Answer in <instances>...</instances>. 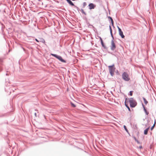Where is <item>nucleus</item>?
Wrapping results in <instances>:
<instances>
[{
	"mask_svg": "<svg viewBox=\"0 0 156 156\" xmlns=\"http://www.w3.org/2000/svg\"><path fill=\"white\" fill-rule=\"evenodd\" d=\"M127 102H129L130 103V106L131 107L134 108L137 105V103L136 100L133 98H131L129 99H127Z\"/></svg>",
	"mask_w": 156,
	"mask_h": 156,
	"instance_id": "1",
	"label": "nucleus"
},
{
	"mask_svg": "<svg viewBox=\"0 0 156 156\" xmlns=\"http://www.w3.org/2000/svg\"><path fill=\"white\" fill-rule=\"evenodd\" d=\"M109 73L112 76H113L114 75V73L115 69L114 64L112 65L108 66Z\"/></svg>",
	"mask_w": 156,
	"mask_h": 156,
	"instance_id": "2",
	"label": "nucleus"
},
{
	"mask_svg": "<svg viewBox=\"0 0 156 156\" xmlns=\"http://www.w3.org/2000/svg\"><path fill=\"white\" fill-rule=\"evenodd\" d=\"M51 55L52 56H54L56 58L58 59L59 61H60L62 62L63 63H66V61L62 59V57L59 55H58L56 54H51Z\"/></svg>",
	"mask_w": 156,
	"mask_h": 156,
	"instance_id": "3",
	"label": "nucleus"
},
{
	"mask_svg": "<svg viewBox=\"0 0 156 156\" xmlns=\"http://www.w3.org/2000/svg\"><path fill=\"white\" fill-rule=\"evenodd\" d=\"M122 78L125 81H128L129 80L130 78L129 77L128 74L126 72H124L122 74Z\"/></svg>",
	"mask_w": 156,
	"mask_h": 156,
	"instance_id": "4",
	"label": "nucleus"
},
{
	"mask_svg": "<svg viewBox=\"0 0 156 156\" xmlns=\"http://www.w3.org/2000/svg\"><path fill=\"white\" fill-rule=\"evenodd\" d=\"M116 48V46L114 42V40L111 41V49L112 51H114Z\"/></svg>",
	"mask_w": 156,
	"mask_h": 156,
	"instance_id": "5",
	"label": "nucleus"
},
{
	"mask_svg": "<svg viewBox=\"0 0 156 156\" xmlns=\"http://www.w3.org/2000/svg\"><path fill=\"white\" fill-rule=\"evenodd\" d=\"M117 28L118 29L119 35L121 36V38H124L125 37V36L123 34V32L118 26H117Z\"/></svg>",
	"mask_w": 156,
	"mask_h": 156,
	"instance_id": "6",
	"label": "nucleus"
},
{
	"mask_svg": "<svg viewBox=\"0 0 156 156\" xmlns=\"http://www.w3.org/2000/svg\"><path fill=\"white\" fill-rule=\"evenodd\" d=\"M89 9L90 10L94 9L96 7V5L92 3H90L88 5Z\"/></svg>",
	"mask_w": 156,
	"mask_h": 156,
	"instance_id": "7",
	"label": "nucleus"
},
{
	"mask_svg": "<svg viewBox=\"0 0 156 156\" xmlns=\"http://www.w3.org/2000/svg\"><path fill=\"white\" fill-rule=\"evenodd\" d=\"M142 107L143 108L144 111V112L145 113L146 115H148L149 113L148 112L147 110L146 109L145 107V105H144V104L143 103H142Z\"/></svg>",
	"mask_w": 156,
	"mask_h": 156,
	"instance_id": "8",
	"label": "nucleus"
},
{
	"mask_svg": "<svg viewBox=\"0 0 156 156\" xmlns=\"http://www.w3.org/2000/svg\"><path fill=\"white\" fill-rule=\"evenodd\" d=\"M127 98H126L125 99V105L126 106V107L128 108L129 111V112H130L131 111L130 109V108L129 107V106L128 105V104H126V102H127Z\"/></svg>",
	"mask_w": 156,
	"mask_h": 156,
	"instance_id": "9",
	"label": "nucleus"
},
{
	"mask_svg": "<svg viewBox=\"0 0 156 156\" xmlns=\"http://www.w3.org/2000/svg\"><path fill=\"white\" fill-rule=\"evenodd\" d=\"M68 3L71 6H75L74 4L70 0H66Z\"/></svg>",
	"mask_w": 156,
	"mask_h": 156,
	"instance_id": "10",
	"label": "nucleus"
},
{
	"mask_svg": "<svg viewBox=\"0 0 156 156\" xmlns=\"http://www.w3.org/2000/svg\"><path fill=\"white\" fill-rule=\"evenodd\" d=\"M39 42H42L43 43H45V40L43 38H41V37L39 38Z\"/></svg>",
	"mask_w": 156,
	"mask_h": 156,
	"instance_id": "11",
	"label": "nucleus"
},
{
	"mask_svg": "<svg viewBox=\"0 0 156 156\" xmlns=\"http://www.w3.org/2000/svg\"><path fill=\"white\" fill-rule=\"evenodd\" d=\"M150 128V126L146 128L144 131V135H147V134L148 131Z\"/></svg>",
	"mask_w": 156,
	"mask_h": 156,
	"instance_id": "12",
	"label": "nucleus"
},
{
	"mask_svg": "<svg viewBox=\"0 0 156 156\" xmlns=\"http://www.w3.org/2000/svg\"><path fill=\"white\" fill-rule=\"evenodd\" d=\"M101 44L102 46L104 48V49H107V47L104 44L103 41H101Z\"/></svg>",
	"mask_w": 156,
	"mask_h": 156,
	"instance_id": "13",
	"label": "nucleus"
},
{
	"mask_svg": "<svg viewBox=\"0 0 156 156\" xmlns=\"http://www.w3.org/2000/svg\"><path fill=\"white\" fill-rule=\"evenodd\" d=\"M143 99L144 103H145V105H147L148 103V101L146 100L145 98H144V97H143Z\"/></svg>",
	"mask_w": 156,
	"mask_h": 156,
	"instance_id": "14",
	"label": "nucleus"
},
{
	"mask_svg": "<svg viewBox=\"0 0 156 156\" xmlns=\"http://www.w3.org/2000/svg\"><path fill=\"white\" fill-rule=\"evenodd\" d=\"M123 127H124V129H125V130H126V131L128 133V134H129V131H128V129H127V128H126V126L125 125H124L123 126Z\"/></svg>",
	"mask_w": 156,
	"mask_h": 156,
	"instance_id": "15",
	"label": "nucleus"
},
{
	"mask_svg": "<svg viewBox=\"0 0 156 156\" xmlns=\"http://www.w3.org/2000/svg\"><path fill=\"white\" fill-rule=\"evenodd\" d=\"M80 11L81 12L84 14V15H87L86 13L83 10V9H81L80 10Z\"/></svg>",
	"mask_w": 156,
	"mask_h": 156,
	"instance_id": "16",
	"label": "nucleus"
},
{
	"mask_svg": "<svg viewBox=\"0 0 156 156\" xmlns=\"http://www.w3.org/2000/svg\"><path fill=\"white\" fill-rule=\"evenodd\" d=\"M87 5V3L86 2H83V7L84 8Z\"/></svg>",
	"mask_w": 156,
	"mask_h": 156,
	"instance_id": "17",
	"label": "nucleus"
},
{
	"mask_svg": "<svg viewBox=\"0 0 156 156\" xmlns=\"http://www.w3.org/2000/svg\"><path fill=\"white\" fill-rule=\"evenodd\" d=\"M71 106L73 107H75L76 106V105L72 102H71Z\"/></svg>",
	"mask_w": 156,
	"mask_h": 156,
	"instance_id": "18",
	"label": "nucleus"
},
{
	"mask_svg": "<svg viewBox=\"0 0 156 156\" xmlns=\"http://www.w3.org/2000/svg\"><path fill=\"white\" fill-rule=\"evenodd\" d=\"M76 8V9H77V10L79 11L80 10V9L78 8V7L77 6H76L75 5V6H73Z\"/></svg>",
	"mask_w": 156,
	"mask_h": 156,
	"instance_id": "19",
	"label": "nucleus"
},
{
	"mask_svg": "<svg viewBox=\"0 0 156 156\" xmlns=\"http://www.w3.org/2000/svg\"><path fill=\"white\" fill-rule=\"evenodd\" d=\"M110 34H111V37L112 38V40H114V38L113 36V34H112V32H110Z\"/></svg>",
	"mask_w": 156,
	"mask_h": 156,
	"instance_id": "20",
	"label": "nucleus"
},
{
	"mask_svg": "<svg viewBox=\"0 0 156 156\" xmlns=\"http://www.w3.org/2000/svg\"><path fill=\"white\" fill-rule=\"evenodd\" d=\"M133 92V91H129V95H130L131 96H132Z\"/></svg>",
	"mask_w": 156,
	"mask_h": 156,
	"instance_id": "21",
	"label": "nucleus"
},
{
	"mask_svg": "<svg viewBox=\"0 0 156 156\" xmlns=\"http://www.w3.org/2000/svg\"><path fill=\"white\" fill-rule=\"evenodd\" d=\"M109 28L110 32H112V29L111 28V26L110 25H109Z\"/></svg>",
	"mask_w": 156,
	"mask_h": 156,
	"instance_id": "22",
	"label": "nucleus"
},
{
	"mask_svg": "<svg viewBox=\"0 0 156 156\" xmlns=\"http://www.w3.org/2000/svg\"><path fill=\"white\" fill-rule=\"evenodd\" d=\"M108 18L109 19H110V20L111 21H112V20H113V19H112V18L111 17H110V16H109L108 17Z\"/></svg>",
	"mask_w": 156,
	"mask_h": 156,
	"instance_id": "23",
	"label": "nucleus"
},
{
	"mask_svg": "<svg viewBox=\"0 0 156 156\" xmlns=\"http://www.w3.org/2000/svg\"><path fill=\"white\" fill-rule=\"evenodd\" d=\"M3 60L2 58H0V63L2 62H3Z\"/></svg>",
	"mask_w": 156,
	"mask_h": 156,
	"instance_id": "24",
	"label": "nucleus"
},
{
	"mask_svg": "<svg viewBox=\"0 0 156 156\" xmlns=\"http://www.w3.org/2000/svg\"><path fill=\"white\" fill-rule=\"evenodd\" d=\"M154 127L153 126L151 127V130H152L153 129Z\"/></svg>",
	"mask_w": 156,
	"mask_h": 156,
	"instance_id": "25",
	"label": "nucleus"
},
{
	"mask_svg": "<svg viewBox=\"0 0 156 156\" xmlns=\"http://www.w3.org/2000/svg\"><path fill=\"white\" fill-rule=\"evenodd\" d=\"M133 138L135 141H136L137 140L135 136H133Z\"/></svg>",
	"mask_w": 156,
	"mask_h": 156,
	"instance_id": "26",
	"label": "nucleus"
},
{
	"mask_svg": "<svg viewBox=\"0 0 156 156\" xmlns=\"http://www.w3.org/2000/svg\"><path fill=\"white\" fill-rule=\"evenodd\" d=\"M35 40L37 42H39V40H37V39L36 38H35Z\"/></svg>",
	"mask_w": 156,
	"mask_h": 156,
	"instance_id": "27",
	"label": "nucleus"
},
{
	"mask_svg": "<svg viewBox=\"0 0 156 156\" xmlns=\"http://www.w3.org/2000/svg\"><path fill=\"white\" fill-rule=\"evenodd\" d=\"M100 40L101 41H101H103L102 38L101 37H100Z\"/></svg>",
	"mask_w": 156,
	"mask_h": 156,
	"instance_id": "28",
	"label": "nucleus"
},
{
	"mask_svg": "<svg viewBox=\"0 0 156 156\" xmlns=\"http://www.w3.org/2000/svg\"><path fill=\"white\" fill-rule=\"evenodd\" d=\"M155 124H156V122H155V121H154V122L153 125V126L154 127V126H155Z\"/></svg>",
	"mask_w": 156,
	"mask_h": 156,
	"instance_id": "29",
	"label": "nucleus"
},
{
	"mask_svg": "<svg viewBox=\"0 0 156 156\" xmlns=\"http://www.w3.org/2000/svg\"><path fill=\"white\" fill-rule=\"evenodd\" d=\"M111 23L112 24H114V21L113 20H112L111 21Z\"/></svg>",
	"mask_w": 156,
	"mask_h": 156,
	"instance_id": "30",
	"label": "nucleus"
},
{
	"mask_svg": "<svg viewBox=\"0 0 156 156\" xmlns=\"http://www.w3.org/2000/svg\"><path fill=\"white\" fill-rule=\"evenodd\" d=\"M138 144H140V142L137 140L136 141Z\"/></svg>",
	"mask_w": 156,
	"mask_h": 156,
	"instance_id": "31",
	"label": "nucleus"
},
{
	"mask_svg": "<svg viewBox=\"0 0 156 156\" xmlns=\"http://www.w3.org/2000/svg\"><path fill=\"white\" fill-rule=\"evenodd\" d=\"M34 115L36 117H37V113H34Z\"/></svg>",
	"mask_w": 156,
	"mask_h": 156,
	"instance_id": "32",
	"label": "nucleus"
},
{
	"mask_svg": "<svg viewBox=\"0 0 156 156\" xmlns=\"http://www.w3.org/2000/svg\"><path fill=\"white\" fill-rule=\"evenodd\" d=\"M139 148H140L141 149L142 148V147L141 146H140Z\"/></svg>",
	"mask_w": 156,
	"mask_h": 156,
	"instance_id": "33",
	"label": "nucleus"
},
{
	"mask_svg": "<svg viewBox=\"0 0 156 156\" xmlns=\"http://www.w3.org/2000/svg\"><path fill=\"white\" fill-rule=\"evenodd\" d=\"M112 26H113V27H114V24H112Z\"/></svg>",
	"mask_w": 156,
	"mask_h": 156,
	"instance_id": "34",
	"label": "nucleus"
},
{
	"mask_svg": "<svg viewBox=\"0 0 156 156\" xmlns=\"http://www.w3.org/2000/svg\"><path fill=\"white\" fill-rule=\"evenodd\" d=\"M1 25H2V26H3V24L2 23L1 24Z\"/></svg>",
	"mask_w": 156,
	"mask_h": 156,
	"instance_id": "35",
	"label": "nucleus"
},
{
	"mask_svg": "<svg viewBox=\"0 0 156 156\" xmlns=\"http://www.w3.org/2000/svg\"><path fill=\"white\" fill-rule=\"evenodd\" d=\"M6 75H8V74H7V73H6Z\"/></svg>",
	"mask_w": 156,
	"mask_h": 156,
	"instance_id": "36",
	"label": "nucleus"
},
{
	"mask_svg": "<svg viewBox=\"0 0 156 156\" xmlns=\"http://www.w3.org/2000/svg\"><path fill=\"white\" fill-rule=\"evenodd\" d=\"M27 37H28V36H27ZM30 37V38L31 37Z\"/></svg>",
	"mask_w": 156,
	"mask_h": 156,
	"instance_id": "37",
	"label": "nucleus"
},
{
	"mask_svg": "<svg viewBox=\"0 0 156 156\" xmlns=\"http://www.w3.org/2000/svg\"><path fill=\"white\" fill-rule=\"evenodd\" d=\"M2 117V116H0V117Z\"/></svg>",
	"mask_w": 156,
	"mask_h": 156,
	"instance_id": "38",
	"label": "nucleus"
}]
</instances>
